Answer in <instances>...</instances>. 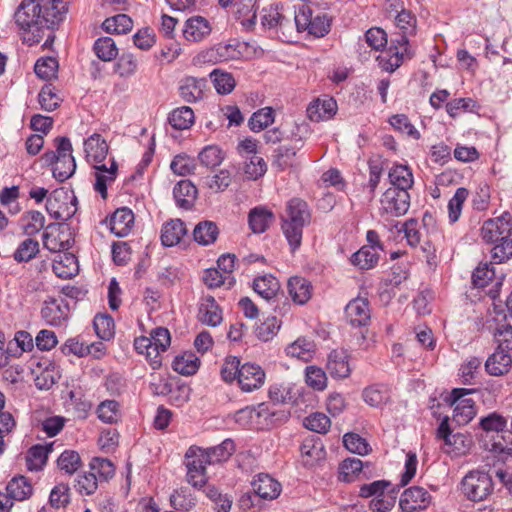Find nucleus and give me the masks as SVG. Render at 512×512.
Wrapping results in <instances>:
<instances>
[{"instance_id":"0eeeda50","label":"nucleus","mask_w":512,"mask_h":512,"mask_svg":"<svg viewBox=\"0 0 512 512\" xmlns=\"http://www.w3.org/2000/svg\"><path fill=\"white\" fill-rule=\"evenodd\" d=\"M294 22L299 32L307 31L315 37H323L330 31V19L324 13L314 14L309 5H301L294 12Z\"/></svg>"},{"instance_id":"ddd939ff","label":"nucleus","mask_w":512,"mask_h":512,"mask_svg":"<svg viewBox=\"0 0 512 512\" xmlns=\"http://www.w3.org/2000/svg\"><path fill=\"white\" fill-rule=\"evenodd\" d=\"M433 501L432 495L421 486L405 489L399 499V507L403 512H421L426 510Z\"/></svg>"},{"instance_id":"1a4fd4ad","label":"nucleus","mask_w":512,"mask_h":512,"mask_svg":"<svg viewBox=\"0 0 512 512\" xmlns=\"http://www.w3.org/2000/svg\"><path fill=\"white\" fill-rule=\"evenodd\" d=\"M437 437L444 441L443 450L451 455V457L466 455L473 445V440L470 436L452 432L448 417L442 419L437 429Z\"/></svg>"},{"instance_id":"8fccbe9b","label":"nucleus","mask_w":512,"mask_h":512,"mask_svg":"<svg viewBox=\"0 0 512 512\" xmlns=\"http://www.w3.org/2000/svg\"><path fill=\"white\" fill-rule=\"evenodd\" d=\"M39 252V242L32 238L22 241L13 253L17 263L31 261Z\"/></svg>"},{"instance_id":"13d9d810","label":"nucleus","mask_w":512,"mask_h":512,"mask_svg":"<svg viewBox=\"0 0 512 512\" xmlns=\"http://www.w3.org/2000/svg\"><path fill=\"white\" fill-rule=\"evenodd\" d=\"M469 192L466 188L460 187L456 190L453 197L448 202V217L450 223H455L462 212V207L466 201Z\"/></svg>"},{"instance_id":"f257e3e1","label":"nucleus","mask_w":512,"mask_h":512,"mask_svg":"<svg viewBox=\"0 0 512 512\" xmlns=\"http://www.w3.org/2000/svg\"><path fill=\"white\" fill-rule=\"evenodd\" d=\"M84 150L89 162L95 163V184L94 189L101 194L103 198L107 196V182L114 181L117 173V163L111 159L110 167L100 163L105 160L108 154V145L100 134L94 133L84 141Z\"/></svg>"},{"instance_id":"9b49d317","label":"nucleus","mask_w":512,"mask_h":512,"mask_svg":"<svg viewBox=\"0 0 512 512\" xmlns=\"http://www.w3.org/2000/svg\"><path fill=\"white\" fill-rule=\"evenodd\" d=\"M410 207V194L399 188H388L380 198L379 212L381 216L400 217L405 215Z\"/></svg>"},{"instance_id":"774afa93","label":"nucleus","mask_w":512,"mask_h":512,"mask_svg":"<svg viewBox=\"0 0 512 512\" xmlns=\"http://www.w3.org/2000/svg\"><path fill=\"white\" fill-rule=\"evenodd\" d=\"M197 358L193 355L177 356L173 363V370L181 375H193L198 370Z\"/></svg>"},{"instance_id":"ea45409f","label":"nucleus","mask_w":512,"mask_h":512,"mask_svg":"<svg viewBox=\"0 0 512 512\" xmlns=\"http://www.w3.org/2000/svg\"><path fill=\"white\" fill-rule=\"evenodd\" d=\"M393 229H395L397 233L403 232L410 246L415 247L420 244L422 234L417 220L409 219L403 224L396 222L390 228L391 231Z\"/></svg>"},{"instance_id":"9d476101","label":"nucleus","mask_w":512,"mask_h":512,"mask_svg":"<svg viewBox=\"0 0 512 512\" xmlns=\"http://www.w3.org/2000/svg\"><path fill=\"white\" fill-rule=\"evenodd\" d=\"M46 210L53 219L67 221L77 212V198L63 188L56 189L47 197Z\"/></svg>"},{"instance_id":"5701e85b","label":"nucleus","mask_w":512,"mask_h":512,"mask_svg":"<svg viewBox=\"0 0 512 512\" xmlns=\"http://www.w3.org/2000/svg\"><path fill=\"white\" fill-rule=\"evenodd\" d=\"M206 85L207 81L204 78L185 77L179 84L180 96L184 101L189 103L201 100Z\"/></svg>"},{"instance_id":"423d86ee","label":"nucleus","mask_w":512,"mask_h":512,"mask_svg":"<svg viewBox=\"0 0 512 512\" xmlns=\"http://www.w3.org/2000/svg\"><path fill=\"white\" fill-rule=\"evenodd\" d=\"M462 494L473 502L486 500L494 490L491 475L483 470L469 471L460 483Z\"/></svg>"},{"instance_id":"58836bf2","label":"nucleus","mask_w":512,"mask_h":512,"mask_svg":"<svg viewBox=\"0 0 512 512\" xmlns=\"http://www.w3.org/2000/svg\"><path fill=\"white\" fill-rule=\"evenodd\" d=\"M218 234V227L212 221H202L198 223L193 230L194 240L204 246L214 243Z\"/></svg>"},{"instance_id":"37998d69","label":"nucleus","mask_w":512,"mask_h":512,"mask_svg":"<svg viewBox=\"0 0 512 512\" xmlns=\"http://www.w3.org/2000/svg\"><path fill=\"white\" fill-rule=\"evenodd\" d=\"M170 125L177 130H185L190 128L194 123V112L188 106H182L173 110L169 115Z\"/></svg>"},{"instance_id":"a878e982","label":"nucleus","mask_w":512,"mask_h":512,"mask_svg":"<svg viewBox=\"0 0 512 512\" xmlns=\"http://www.w3.org/2000/svg\"><path fill=\"white\" fill-rule=\"evenodd\" d=\"M187 233L185 224L180 219H172L163 224L161 229V241L166 247L178 244Z\"/></svg>"},{"instance_id":"680f3d73","label":"nucleus","mask_w":512,"mask_h":512,"mask_svg":"<svg viewBox=\"0 0 512 512\" xmlns=\"http://www.w3.org/2000/svg\"><path fill=\"white\" fill-rule=\"evenodd\" d=\"M304 426L316 433L326 434L331 426V421L324 413L315 412L307 416L303 421Z\"/></svg>"},{"instance_id":"6ab92c4d","label":"nucleus","mask_w":512,"mask_h":512,"mask_svg":"<svg viewBox=\"0 0 512 512\" xmlns=\"http://www.w3.org/2000/svg\"><path fill=\"white\" fill-rule=\"evenodd\" d=\"M109 229L117 237H126L134 225V213L127 207L118 208L108 221Z\"/></svg>"},{"instance_id":"c756f323","label":"nucleus","mask_w":512,"mask_h":512,"mask_svg":"<svg viewBox=\"0 0 512 512\" xmlns=\"http://www.w3.org/2000/svg\"><path fill=\"white\" fill-rule=\"evenodd\" d=\"M52 269L59 278H71L78 273L77 258L70 253L58 255L53 261Z\"/></svg>"},{"instance_id":"2eb2a0df","label":"nucleus","mask_w":512,"mask_h":512,"mask_svg":"<svg viewBox=\"0 0 512 512\" xmlns=\"http://www.w3.org/2000/svg\"><path fill=\"white\" fill-rule=\"evenodd\" d=\"M69 311V304L65 298H48L41 309V315L47 324L60 326L68 318Z\"/></svg>"},{"instance_id":"7c9ffc66","label":"nucleus","mask_w":512,"mask_h":512,"mask_svg":"<svg viewBox=\"0 0 512 512\" xmlns=\"http://www.w3.org/2000/svg\"><path fill=\"white\" fill-rule=\"evenodd\" d=\"M173 196L178 207L188 209L197 197V188L191 181L181 180L175 185Z\"/></svg>"},{"instance_id":"338daca9","label":"nucleus","mask_w":512,"mask_h":512,"mask_svg":"<svg viewBox=\"0 0 512 512\" xmlns=\"http://www.w3.org/2000/svg\"><path fill=\"white\" fill-rule=\"evenodd\" d=\"M97 414L105 423H115L119 418V404L115 400H105L97 408Z\"/></svg>"},{"instance_id":"c9c22d12","label":"nucleus","mask_w":512,"mask_h":512,"mask_svg":"<svg viewBox=\"0 0 512 512\" xmlns=\"http://www.w3.org/2000/svg\"><path fill=\"white\" fill-rule=\"evenodd\" d=\"M285 351L288 356L307 362L312 359L315 353V344L307 338H298L289 344Z\"/></svg>"},{"instance_id":"052dcab7","label":"nucleus","mask_w":512,"mask_h":512,"mask_svg":"<svg viewBox=\"0 0 512 512\" xmlns=\"http://www.w3.org/2000/svg\"><path fill=\"white\" fill-rule=\"evenodd\" d=\"M281 327V322L275 317H267L264 322L255 329L256 337L261 341H269L277 335Z\"/></svg>"},{"instance_id":"20e7f679","label":"nucleus","mask_w":512,"mask_h":512,"mask_svg":"<svg viewBox=\"0 0 512 512\" xmlns=\"http://www.w3.org/2000/svg\"><path fill=\"white\" fill-rule=\"evenodd\" d=\"M56 151H47L42 155V160L47 165H53V177L59 182H64L73 176L76 170V161L72 155V144L67 137L55 139Z\"/></svg>"},{"instance_id":"c85d7f7f","label":"nucleus","mask_w":512,"mask_h":512,"mask_svg":"<svg viewBox=\"0 0 512 512\" xmlns=\"http://www.w3.org/2000/svg\"><path fill=\"white\" fill-rule=\"evenodd\" d=\"M253 290L266 301H271L277 297L280 283L272 275L259 276L253 281Z\"/></svg>"},{"instance_id":"bf43d9fd","label":"nucleus","mask_w":512,"mask_h":512,"mask_svg":"<svg viewBox=\"0 0 512 512\" xmlns=\"http://www.w3.org/2000/svg\"><path fill=\"white\" fill-rule=\"evenodd\" d=\"M303 142L300 144L295 142L294 146H280L275 150L274 164L277 165L281 170L286 169L292 165L293 158L296 155V151L302 147Z\"/></svg>"},{"instance_id":"a19ab883","label":"nucleus","mask_w":512,"mask_h":512,"mask_svg":"<svg viewBox=\"0 0 512 512\" xmlns=\"http://www.w3.org/2000/svg\"><path fill=\"white\" fill-rule=\"evenodd\" d=\"M24 234L32 236L37 234L45 225V217L39 211H28L20 219Z\"/></svg>"},{"instance_id":"4468645a","label":"nucleus","mask_w":512,"mask_h":512,"mask_svg":"<svg viewBox=\"0 0 512 512\" xmlns=\"http://www.w3.org/2000/svg\"><path fill=\"white\" fill-rule=\"evenodd\" d=\"M265 379L266 373L260 365L250 362L241 365L238 384L242 391L252 392L260 389Z\"/></svg>"},{"instance_id":"0e129e2a","label":"nucleus","mask_w":512,"mask_h":512,"mask_svg":"<svg viewBox=\"0 0 512 512\" xmlns=\"http://www.w3.org/2000/svg\"><path fill=\"white\" fill-rule=\"evenodd\" d=\"M210 78L219 94H228L235 87V80L230 73L220 72L215 69L210 73Z\"/></svg>"},{"instance_id":"de8ad7c7","label":"nucleus","mask_w":512,"mask_h":512,"mask_svg":"<svg viewBox=\"0 0 512 512\" xmlns=\"http://www.w3.org/2000/svg\"><path fill=\"white\" fill-rule=\"evenodd\" d=\"M274 122V110L271 107H265L252 114L248 121L249 128L253 132H259Z\"/></svg>"},{"instance_id":"4d7b16f0","label":"nucleus","mask_w":512,"mask_h":512,"mask_svg":"<svg viewBox=\"0 0 512 512\" xmlns=\"http://www.w3.org/2000/svg\"><path fill=\"white\" fill-rule=\"evenodd\" d=\"M235 451V444L231 439H225L221 444L205 449L211 464L226 461Z\"/></svg>"},{"instance_id":"2f4dec72","label":"nucleus","mask_w":512,"mask_h":512,"mask_svg":"<svg viewBox=\"0 0 512 512\" xmlns=\"http://www.w3.org/2000/svg\"><path fill=\"white\" fill-rule=\"evenodd\" d=\"M287 286L289 295L295 303L303 305L310 299L312 286L305 278L291 277Z\"/></svg>"},{"instance_id":"e433bc0d","label":"nucleus","mask_w":512,"mask_h":512,"mask_svg":"<svg viewBox=\"0 0 512 512\" xmlns=\"http://www.w3.org/2000/svg\"><path fill=\"white\" fill-rule=\"evenodd\" d=\"M6 491L13 500L23 501L32 495L33 488L26 477L18 476L10 480Z\"/></svg>"},{"instance_id":"473e14b6","label":"nucleus","mask_w":512,"mask_h":512,"mask_svg":"<svg viewBox=\"0 0 512 512\" xmlns=\"http://www.w3.org/2000/svg\"><path fill=\"white\" fill-rule=\"evenodd\" d=\"M53 443L34 445L26 454V466L30 471H39L46 464L48 454L52 451Z\"/></svg>"},{"instance_id":"f704fd0d","label":"nucleus","mask_w":512,"mask_h":512,"mask_svg":"<svg viewBox=\"0 0 512 512\" xmlns=\"http://www.w3.org/2000/svg\"><path fill=\"white\" fill-rule=\"evenodd\" d=\"M391 187L408 191L414 183L411 169L406 165H394L388 174Z\"/></svg>"},{"instance_id":"603ef678","label":"nucleus","mask_w":512,"mask_h":512,"mask_svg":"<svg viewBox=\"0 0 512 512\" xmlns=\"http://www.w3.org/2000/svg\"><path fill=\"white\" fill-rule=\"evenodd\" d=\"M198 159L201 165L213 169L222 163L224 153L218 146L208 145L200 151Z\"/></svg>"},{"instance_id":"bb28decb","label":"nucleus","mask_w":512,"mask_h":512,"mask_svg":"<svg viewBox=\"0 0 512 512\" xmlns=\"http://www.w3.org/2000/svg\"><path fill=\"white\" fill-rule=\"evenodd\" d=\"M512 364V358L508 351L497 349L485 362V369L492 376L506 374Z\"/></svg>"},{"instance_id":"393cba45","label":"nucleus","mask_w":512,"mask_h":512,"mask_svg":"<svg viewBox=\"0 0 512 512\" xmlns=\"http://www.w3.org/2000/svg\"><path fill=\"white\" fill-rule=\"evenodd\" d=\"M211 32L209 22L202 16L191 17L185 22L183 36L190 42H199Z\"/></svg>"},{"instance_id":"a18cd8bd","label":"nucleus","mask_w":512,"mask_h":512,"mask_svg":"<svg viewBox=\"0 0 512 512\" xmlns=\"http://www.w3.org/2000/svg\"><path fill=\"white\" fill-rule=\"evenodd\" d=\"M306 225L307 224L304 223H296L283 220L282 230L292 251H295L300 247L302 241L303 228Z\"/></svg>"},{"instance_id":"dca6fc26","label":"nucleus","mask_w":512,"mask_h":512,"mask_svg":"<svg viewBox=\"0 0 512 512\" xmlns=\"http://www.w3.org/2000/svg\"><path fill=\"white\" fill-rule=\"evenodd\" d=\"M345 316L353 327L367 326L371 319L369 301L362 297L352 299L345 307Z\"/></svg>"},{"instance_id":"f8f14e48","label":"nucleus","mask_w":512,"mask_h":512,"mask_svg":"<svg viewBox=\"0 0 512 512\" xmlns=\"http://www.w3.org/2000/svg\"><path fill=\"white\" fill-rule=\"evenodd\" d=\"M475 392L474 389L455 388L451 392V404L454 405L452 422L457 425L468 424L476 415L475 402L466 395Z\"/></svg>"},{"instance_id":"09e8293b","label":"nucleus","mask_w":512,"mask_h":512,"mask_svg":"<svg viewBox=\"0 0 512 512\" xmlns=\"http://www.w3.org/2000/svg\"><path fill=\"white\" fill-rule=\"evenodd\" d=\"M81 465L80 455L74 450L63 451L57 459L58 468L68 475L74 474Z\"/></svg>"},{"instance_id":"cd10ccee","label":"nucleus","mask_w":512,"mask_h":512,"mask_svg":"<svg viewBox=\"0 0 512 512\" xmlns=\"http://www.w3.org/2000/svg\"><path fill=\"white\" fill-rule=\"evenodd\" d=\"M337 110L336 101L332 98L312 102L307 108V115L311 121H321L331 118Z\"/></svg>"},{"instance_id":"f03ea898","label":"nucleus","mask_w":512,"mask_h":512,"mask_svg":"<svg viewBox=\"0 0 512 512\" xmlns=\"http://www.w3.org/2000/svg\"><path fill=\"white\" fill-rule=\"evenodd\" d=\"M511 214L503 213L495 219H488L481 228L482 238L486 242L496 243L492 248V256L498 263H502L512 257V226H510Z\"/></svg>"},{"instance_id":"6e6552de","label":"nucleus","mask_w":512,"mask_h":512,"mask_svg":"<svg viewBox=\"0 0 512 512\" xmlns=\"http://www.w3.org/2000/svg\"><path fill=\"white\" fill-rule=\"evenodd\" d=\"M211 464L209 456L197 446H191L185 453L186 478L189 484L195 488H202L207 483V465Z\"/></svg>"},{"instance_id":"4c0bfd02","label":"nucleus","mask_w":512,"mask_h":512,"mask_svg":"<svg viewBox=\"0 0 512 512\" xmlns=\"http://www.w3.org/2000/svg\"><path fill=\"white\" fill-rule=\"evenodd\" d=\"M283 220L308 224L310 212L307 203L299 198L291 199L287 204V216Z\"/></svg>"},{"instance_id":"e2e57ef3","label":"nucleus","mask_w":512,"mask_h":512,"mask_svg":"<svg viewBox=\"0 0 512 512\" xmlns=\"http://www.w3.org/2000/svg\"><path fill=\"white\" fill-rule=\"evenodd\" d=\"M97 336L102 340H109L114 336V320L109 315H96L93 321Z\"/></svg>"},{"instance_id":"f3484780","label":"nucleus","mask_w":512,"mask_h":512,"mask_svg":"<svg viewBox=\"0 0 512 512\" xmlns=\"http://www.w3.org/2000/svg\"><path fill=\"white\" fill-rule=\"evenodd\" d=\"M42 6V19L45 29H53L63 21L67 13L66 0H39Z\"/></svg>"},{"instance_id":"6e6d98bb","label":"nucleus","mask_w":512,"mask_h":512,"mask_svg":"<svg viewBox=\"0 0 512 512\" xmlns=\"http://www.w3.org/2000/svg\"><path fill=\"white\" fill-rule=\"evenodd\" d=\"M90 471L95 473L98 481H108L115 474L114 464L106 458H93L89 464Z\"/></svg>"},{"instance_id":"39448f33","label":"nucleus","mask_w":512,"mask_h":512,"mask_svg":"<svg viewBox=\"0 0 512 512\" xmlns=\"http://www.w3.org/2000/svg\"><path fill=\"white\" fill-rule=\"evenodd\" d=\"M171 343L170 332L167 328L153 329L149 337L141 336L135 339L134 347L139 354L145 355L152 369L156 370L162 365V353Z\"/></svg>"},{"instance_id":"7ed1b4c3","label":"nucleus","mask_w":512,"mask_h":512,"mask_svg":"<svg viewBox=\"0 0 512 512\" xmlns=\"http://www.w3.org/2000/svg\"><path fill=\"white\" fill-rule=\"evenodd\" d=\"M14 21L22 32L24 42L29 45L40 42L45 25L38 0H22L14 12Z\"/></svg>"},{"instance_id":"69168bd1","label":"nucleus","mask_w":512,"mask_h":512,"mask_svg":"<svg viewBox=\"0 0 512 512\" xmlns=\"http://www.w3.org/2000/svg\"><path fill=\"white\" fill-rule=\"evenodd\" d=\"M58 69V62L53 57H46L37 60L34 66L35 74L43 79L50 80L55 77Z\"/></svg>"},{"instance_id":"72a5a7b5","label":"nucleus","mask_w":512,"mask_h":512,"mask_svg":"<svg viewBox=\"0 0 512 512\" xmlns=\"http://www.w3.org/2000/svg\"><path fill=\"white\" fill-rule=\"evenodd\" d=\"M261 24L268 29L285 30L291 26V21L279 11L278 6H270L262 10Z\"/></svg>"},{"instance_id":"c03bdc74","label":"nucleus","mask_w":512,"mask_h":512,"mask_svg":"<svg viewBox=\"0 0 512 512\" xmlns=\"http://www.w3.org/2000/svg\"><path fill=\"white\" fill-rule=\"evenodd\" d=\"M133 22L126 14H117L107 18L103 24V29L108 33L125 34L132 29Z\"/></svg>"},{"instance_id":"49530a36","label":"nucleus","mask_w":512,"mask_h":512,"mask_svg":"<svg viewBox=\"0 0 512 512\" xmlns=\"http://www.w3.org/2000/svg\"><path fill=\"white\" fill-rule=\"evenodd\" d=\"M94 52L102 61H112L118 55L115 41L111 37H102L95 41Z\"/></svg>"},{"instance_id":"a211bd4d","label":"nucleus","mask_w":512,"mask_h":512,"mask_svg":"<svg viewBox=\"0 0 512 512\" xmlns=\"http://www.w3.org/2000/svg\"><path fill=\"white\" fill-rule=\"evenodd\" d=\"M254 493L263 500H274L279 497L282 486L269 474L260 473L251 482Z\"/></svg>"},{"instance_id":"864d4df0","label":"nucleus","mask_w":512,"mask_h":512,"mask_svg":"<svg viewBox=\"0 0 512 512\" xmlns=\"http://www.w3.org/2000/svg\"><path fill=\"white\" fill-rule=\"evenodd\" d=\"M403 57V52H400L397 47L391 46L388 51L377 57V61L383 70L393 72L400 67Z\"/></svg>"},{"instance_id":"b1692460","label":"nucleus","mask_w":512,"mask_h":512,"mask_svg":"<svg viewBox=\"0 0 512 512\" xmlns=\"http://www.w3.org/2000/svg\"><path fill=\"white\" fill-rule=\"evenodd\" d=\"M274 221L273 212L264 206L254 207L248 214L249 227L255 234L264 233Z\"/></svg>"},{"instance_id":"5fc2aeb1","label":"nucleus","mask_w":512,"mask_h":512,"mask_svg":"<svg viewBox=\"0 0 512 512\" xmlns=\"http://www.w3.org/2000/svg\"><path fill=\"white\" fill-rule=\"evenodd\" d=\"M269 399L275 404H287L293 401V387L288 383L272 384L268 390Z\"/></svg>"},{"instance_id":"aec40b11","label":"nucleus","mask_w":512,"mask_h":512,"mask_svg":"<svg viewBox=\"0 0 512 512\" xmlns=\"http://www.w3.org/2000/svg\"><path fill=\"white\" fill-rule=\"evenodd\" d=\"M302 129H304V127L296 123H292L291 125L286 123L281 127H275L267 130L264 133V139L266 143L271 144L279 143L284 139L292 140L301 144L303 141Z\"/></svg>"},{"instance_id":"3c124183","label":"nucleus","mask_w":512,"mask_h":512,"mask_svg":"<svg viewBox=\"0 0 512 512\" xmlns=\"http://www.w3.org/2000/svg\"><path fill=\"white\" fill-rule=\"evenodd\" d=\"M363 400L371 407H380L389 399L387 389L382 385H372L362 392Z\"/></svg>"},{"instance_id":"412c9836","label":"nucleus","mask_w":512,"mask_h":512,"mask_svg":"<svg viewBox=\"0 0 512 512\" xmlns=\"http://www.w3.org/2000/svg\"><path fill=\"white\" fill-rule=\"evenodd\" d=\"M198 319L207 326L215 327L222 322V311L213 296L201 298L198 307Z\"/></svg>"},{"instance_id":"4be33fe9","label":"nucleus","mask_w":512,"mask_h":512,"mask_svg":"<svg viewBox=\"0 0 512 512\" xmlns=\"http://www.w3.org/2000/svg\"><path fill=\"white\" fill-rule=\"evenodd\" d=\"M326 369L333 378H347L351 374L348 353L343 349L331 351L328 355Z\"/></svg>"},{"instance_id":"79ce46f5","label":"nucleus","mask_w":512,"mask_h":512,"mask_svg":"<svg viewBox=\"0 0 512 512\" xmlns=\"http://www.w3.org/2000/svg\"><path fill=\"white\" fill-rule=\"evenodd\" d=\"M379 255L371 247H362L351 256V263L361 270H369L376 266Z\"/></svg>"}]
</instances>
